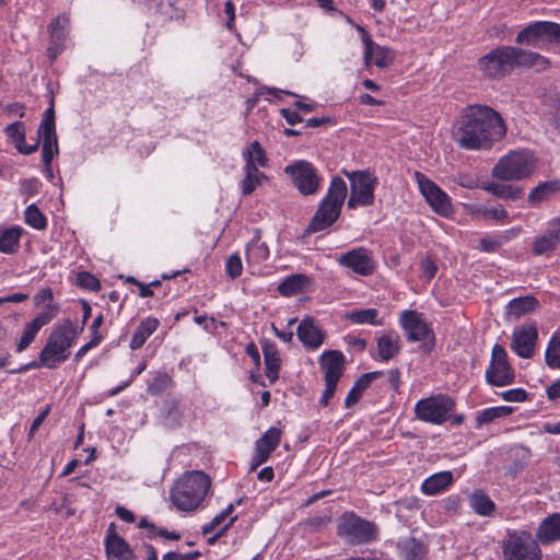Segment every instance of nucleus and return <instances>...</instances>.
Here are the masks:
<instances>
[{
  "mask_svg": "<svg viewBox=\"0 0 560 560\" xmlns=\"http://www.w3.org/2000/svg\"><path fill=\"white\" fill-rule=\"evenodd\" d=\"M38 137L42 140L43 163L48 173L51 174L50 163L55 154L58 153L55 110L52 105L45 110L44 118L38 128Z\"/></svg>",
  "mask_w": 560,
  "mask_h": 560,
  "instance_id": "15",
  "label": "nucleus"
},
{
  "mask_svg": "<svg viewBox=\"0 0 560 560\" xmlns=\"http://www.w3.org/2000/svg\"><path fill=\"white\" fill-rule=\"evenodd\" d=\"M25 223L35 230H45L47 226V219L36 205H31L24 212Z\"/></svg>",
  "mask_w": 560,
  "mask_h": 560,
  "instance_id": "47",
  "label": "nucleus"
},
{
  "mask_svg": "<svg viewBox=\"0 0 560 560\" xmlns=\"http://www.w3.org/2000/svg\"><path fill=\"white\" fill-rule=\"evenodd\" d=\"M468 502L472 511L480 516H490L495 510L494 502L481 490L474 491Z\"/></svg>",
  "mask_w": 560,
  "mask_h": 560,
  "instance_id": "40",
  "label": "nucleus"
},
{
  "mask_svg": "<svg viewBox=\"0 0 560 560\" xmlns=\"http://www.w3.org/2000/svg\"><path fill=\"white\" fill-rule=\"evenodd\" d=\"M54 319L52 312H42L35 318L27 323L23 329L21 338L15 345V352L21 353L26 350L35 340L38 331Z\"/></svg>",
  "mask_w": 560,
  "mask_h": 560,
  "instance_id": "22",
  "label": "nucleus"
},
{
  "mask_svg": "<svg viewBox=\"0 0 560 560\" xmlns=\"http://www.w3.org/2000/svg\"><path fill=\"white\" fill-rule=\"evenodd\" d=\"M197 557H199V552L177 553L171 551L165 553L162 560H194Z\"/></svg>",
  "mask_w": 560,
  "mask_h": 560,
  "instance_id": "59",
  "label": "nucleus"
},
{
  "mask_svg": "<svg viewBox=\"0 0 560 560\" xmlns=\"http://www.w3.org/2000/svg\"><path fill=\"white\" fill-rule=\"evenodd\" d=\"M50 34V44L47 48V55L55 60L58 55L67 48L68 36L70 32V19L67 14H60L52 20L48 27Z\"/></svg>",
  "mask_w": 560,
  "mask_h": 560,
  "instance_id": "19",
  "label": "nucleus"
},
{
  "mask_svg": "<svg viewBox=\"0 0 560 560\" xmlns=\"http://www.w3.org/2000/svg\"><path fill=\"white\" fill-rule=\"evenodd\" d=\"M504 244V240L497 236H486L479 240L478 248L485 253H494L500 246Z\"/></svg>",
  "mask_w": 560,
  "mask_h": 560,
  "instance_id": "52",
  "label": "nucleus"
},
{
  "mask_svg": "<svg viewBox=\"0 0 560 560\" xmlns=\"http://www.w3.org/2000/svg\"><path fill=\"white\" fill-rule=\"evenodd\" d=\"M102 340H103V337H98V336L92 337V339L88 343L83 345L77 351V353L74 355L75 361L81 360L88 353V351H90L92 348L98 346Z\"/></svg>",
  "mask_w": 560,
  "mask_h": 560,
  "instance_id": "57",
  "label": "nucleus"
},
{
  "mask_svg": "<svg viewBox=\"0 0 560 560\" xmlns=\"http://www.w3.org/2000/svg\"><path fill=\"white\" fill-rule=\"evenodd\" d=\"M225 271L232 279L238 278L243 271L242 259L238 254H232L225 261Z\"/></svg>",
  "mask_w": 560,
  "mask_h": 560,
  "instance_id": "51",
  "label": "nucleus"
},
{
  "mask_svg": "<svg viewBox=\"0 0 560 560\" xmlns=\"http://www.w3.org/2000/svg\"><path fill=\"white\" fill-rule=\"evenodd\" d=\"M560 242L550 230L544 235L537 236L533 242V254L536 256L552 252Z\"/></svg>",
  "mask_w": 560,
  "mask_h": 560,
  "instance_id": "45",
  "label": "nucleus"
},
{
  "mask_svg": "<svg viewBox=\"0 0 560 560\" xmlns=\"http://www.w3.org/2000/svg\"><path fill=\"white\" fill-rule=\"evenodd\" d=\"M284 173L291 177L294 186L302 195L307 196L317 192L320 177L310 162L296 161L287 165Z\"/></svg>",
  "mask_w": 560,
  "mask_h": 560,
  "instance_id": "13",
  "label": "nucleus"
},
{
  "mask_svg": "<svg viewBox=\"0 0 560 560\" xmlns=\"http://www.w3.org/2000/svg\"><path fill=\"white\" fill-rule=\"evenodd\" d=\"M262 353L266 365V376L273 383L279 377L281 359L276 346L271 342H264Z\"/></svg>",
  "mask_w": 560,
  "mask_h": 560,
  "instance_id": "34",
  "label": "nucleus"
},
{
  "mask_svg": "<svg viewBox=\"0 0 560 560\" xmlns=\"http://www.w3.org/2000/svg\"><path fill=\"white\" fill-rule=\"evenodd\" d=\"M506 128L498 112L486 105L466 106L453 126L454 140L466 150L490 147L505 136Z\"/></svg>",
  "mask_w": 560,
  "mask_h": 560,
  "instance_id": "1",
  "label": "nucleus"
},
{
  "mask_svg": "<svg viewBox=\"0 0 560 560\" xmlns=\"http://www.w3.org/2000/svg\"><path fill=\"white\" fill-rule=\"evenodd\" d=\"M345 357L342 352L330 350L320 355V365L325 374V383H338L343 374Z\"/></svg>",
  "mask_w": 560,
  "mask_h": 560,
  "instance_id": "24",
  "label": "nucleus"
},
{
  "mask_svg": "<svg viewBox=\"0 0 560 560\" xmlns=\"http://www.w3.org/2000/svg\"><path fill=\"white\" fill-rule=\"evenodd\" d=\"M49 413V407H47L45 410H43L32 422L31 429H30V435H32L44 422L46 417Z\"/></svg>",
  "mask_w": 560,
  "mask_h": 560,
  "instance_id": "64",
  "label": "nucleus"
},
{
  "mask_svg": "<svg viewBox=\"0 0 560 560\" xmlns=\"http://www.w3.org/2000/svg\"><path fill=\"white\" fill-rule=\"evenodd\" d=\"M399 323L411 341H425L433 339V331L425 323L422 314L407 310L401 312Z\"/></svg>",
  "mask_w": 560,
  "mask_h": 560,
  "instance_id": "17",
  "label": "nucleus"
},
{
  "mask_svg": "<svg viewBox=\"0 0 560 560\" xmlns=\"http://www.w3.org/2000/svg\"><path fill=\"white\" fill-rule=\"evenodd\" d=\"M400 350V338L397 332L383 334L377 339V351L382 361L393 359Z\"/></svg>",
  "mask_w": 560,
  "mask_h": 560,
  "instance_id": "33",
  "label": "nucleus"
},
{
  "mask_svg": "<svg viewBox=\"0 0 560 560\" xmlns=\"http://www.w3.org/2000/svg\"><path fill=\"white\" fill-rule=\"evenodd\" d=\"M7 138L15 145L16 150L22 154H31L38 148L39 141L34 144H26L25 126L22 121H14L4 129Z\"/></svg>",
  "mask_w": 560,
  "mask_h": 560,
  "instance_id": "28",
  "label": "nucleus"
},
{
  "mask_svg": "<svg viewBox=\"0 0 560 560\" xmlns=\"http://www.w3.org/2000/svg\"><path fill=\"white\" fill-rule=\"evenodd\" d=\"M115 513L116 515L124 522L126 523H135L136 521V516L135 514L129 511L128 509L124 508V506H120L118 505L116 509H115Z\"/></svg>",
  "mask_w": 560,
  "mask_h": 560,
  "instance_id": "60",
  "label": "nucleus"
},
{
  "mask_svg": "<svg viewBox=\"0 0 560 560\" xmlns=\"http://www.w3.org/2000/svg\"><path fill=\"white\" fill-rule=\"evenodd\" d=\"M105 549L108 560H128L132 556L127 541L115 532L114 524H110L107 529Z\"/></svg>",
  "mask_w": 560,
  "mask_h": 560,
  "instance_id": "23",
  "label": "nucleus"
},
{
  "mask_svg": "<svg viewBox=\"0 0 560 560\" xmlns=\"http://www.w3.org/2000/svg\"><path fill=\"white\" fill-rule=\"evenodd\" d=\"M546 394L549 400H557L560 398V380L553 382L547 387Z\"/></svg>",
  "mask_w": 560,
  "mask_h": 560,
  "instance_id": "63",
  "label": "nucleus"
},
{
  "mask_svg": "<svg viewBox=\"0 0 560 560\" xmlns=\"http://www.w3.org/2000/svg\"><path fill=\"white\" fill-rule=\"evenodd\" d=\"M485 218L493 219L499 222H504L509 218L508 211L502 207H490L482 210Z\"/></svg>",
  "mask_w": 560,
  "mask_h": 560,
  "instance_id": "53",
  "label": "nucleus"
},
{
  "mask_svg": "<svg viewBox=\"0 0 560 560\" xmlns=\"http://www.w3.org/2000/svg\"><path fill=\"white\" fill-rule=\"evenodd\" d=\"M501 397L505 401L522 402L527 399V392L523 388H513L501 393Z\"/></svg>",
  "mask_w": 560,
  "mask_h": 560,
  "instance_id": "54",
  "label": "nucleus"
},
{
  "mask_svg": "<svg viewBox=\"0 0 560 560\" xmlns=\"http://www.w3.org/2000/svg\"><path fill=\"white\" fill-rule=\"evenodd\" d=\"M24 229L19 225H0V253L15 254L20 248V241Z\"/></svg>",
  "mask_w": 560,
  "mask_h": 560,
  "instance_id": "30",
  "label": "nucleus"
},
{
  "mask_svg": "<svg viewBox=\"0 0 560 560\" xmlns=\"http://www.w3.org/2000/svg\"><path fill=\"white\" fill-rule=\"evenodd\" d=\"M338 383H325V389L319 399V405L326 407L329 402V399L335 395Z\"/></svg>",
  "mask_w": 560,
  "mask_h": 560,
  "instance_id": "58",
  "label": "nucleus"
},
{
  "mask_svg": "<svg viewBox=\"0 0 560 560\" xmlns=\"http://www.w3.org/2000/svg\"><path fill=\"white\" fill-rule=\"evenodd\" d=\"M281 434V429L271 427L256 441L255 455L250 463V470L257 469L268 460L270 454L278 447Z\"/></svg>",
  "mask_w": 560,
  "mask_h": 560,
  "instance_id": "21",
  "label": "nucleus"
},
{
  "mask_svg": "<svg viewBox=\"0 0 560 560\" xmlns=\"http://www.w3.org/2000/svg\"><path fill=\"white\" fill-rule=\"evenodd\" d=\"M512 411V407L509 406H498L483 409L478 413L476 418L477 427H481L485 423H490L499 418H505L511 415Z\"/></svg>",
  "mask_w": 560,
  "mask_h": 560,
  "instance_id": "44",
  "label": "nucleus"
},
{
  "mask_svg": "<svg viewBox=\"0 0 560 560\" xmlns=\"http://www.w3.org/2000/svg\"><path fill=\"white\" fill-rule=\"evenodd\" d=\"M397 549L402 560H423L424 547L413 537L401 538L397 542Z\"/></svg>",
  "mask_w": 560,
  "mask_h": 560,
  "instance_id": "39",
  "label": "nucleus"
},
{
  "mask_svg": "<svg viewBox=\"0 0 560 560\" xmlns=\"http://www.w3.org/2000/svg\"><path fill=\"white\" fill-rule=\"evenodd\" d=\"M483 189L498 198L513 201L523 196V189L511 184L490 183Z\"/></svg>",
  "mask_w": 560,
  "mask_h": 560,
  "instance_id": "42",
  "label": "nucleus"
},
{
  "mask_svg": "<svg viewBox=\"0 0 560 560\" xmlns=\"http://www.w3.org/2000/svg\"><path fill=\"white\" fill-rule=\"evenodd\" d=\"M246 256L249 264H260L269 258V248L266 243L253 240L247 245Z\"/></svg>",
  "mask_w": 560,
  "mask_h": 560,
  "instance_id": "46",
  "label": "nucleus"
},
{
  "mask_svg": "<svg viewBox=\"0 0 560 560\" xmlns=\"http://www.w3.org/2000/svg\"><path fill=\"white\" fill-rule=\"evenodd\" d=\"M296 334L300 341L311 349L319 348L324 341V335L312 318L303 319L298 326Z\"/></svg>",
  "mask_w": 560,
  "mask_h": 560,
  "instance_id": "29",
  "label": "nucleus"
},
{
  "mask_svg": "<svg viewBox=\"0 0 560 560\" xmlns=\"http://www.w3.org/2000/svg\"><path fill=\"white\" fill-rule=\"evenodd\" d=\"M545 360L548 366L560 369V339L552 337L548 343L545 353Z\"/></svg>",
  "mask_w": 560,
  "mask_h": 560,
  "instance_id": "48",
  "label": "nucleus"
},
{
  "mask_svg": "<svg viewBox=\"0 0 560 560\" xmlns=\"http://www.w3.org/2000/svg\"><path fill=\"white\" fill-rule=\"evenodd\" d=\"M486 381L493 386H506L514 382V371L508 362V353L500 345H494L491 360L486 370Z\"/></svg>",
  "mask_w": 560,
  "mask_h": 560,
  "instance_id": "14",
  "label": "nucleus"
},
{
  "mask_svg": "<svg viewBox=\"0 0 560 560\" xmlns=\"http://www.w3.org/2000/svg\"><path fill=\"white\" fill-rule=\"evenodd\" d=\"M159 324V320L153 317L143 319L132 335L130 348L133 350L140 349L148 338L158 329Z\"/></svg>",
  "mask_w": 560,
  "mask_h": 560,
  "instance_id": "38",
  "label": "nucleus"
},
{
  "mask_svg": "<svg viewBox=\"0 0 560 560\" xmlns=\"http://www.w3.org/2000/svg\"><path fill=\"white\" fill-rule=\"evenodd\" d=\"M310 284V279L305 275L295 273L287 277L279 285L278 292L283 296H293L302 293Z\"/></svg>",
  "mask_w": 560,
  "mask_h": 560,
  "instance_id": "36",
  "label": "nucleus"
},
{
  "mask_svg": "<svg viewBox=\"0 0 560 560\" xmlns=\"http://www.w3.org/2000/svg\"><path fill=\"white\" fill-rule=\"evenodd\" d=\"M537 544L549 545L560 540V513L545 517L536 532Z\"/></svg>",
  "mask_w": 560,
  "mask_h": 560,
  "instance_id": "25",
  "label": "nucleus"
},
{
  "mask_svg": "<svg viewBox=\"0 0 560 560\" xmlns=\"http://www.w3.org/2000/svg\"><path fill=\"white\" fill-rule=\"evenodd\" d=\"M357 30L363 35L365 65H375L378 68L388 67L394 60V52L373 42L362 26L357 25Z\"/></svg>",
  "mask_w": 560,
  "mask_h": 560,
  "instance_id": "20",
  "label": "nucleus"
},
{
  "mask_svg": "<svg viewBox=\"0 0 560 560\" xmlns=\"http://www.w3.org/2000/svg\"><path fill=\"white\" fill-rule=\"evenodd\" d=\"M244 160V166H250L253 168L267 167L269 165V159L265 149L258 141H253L242 152Z\"/></svg>",
  "mask_w": 560,
  "mask_h": 560,
  "instance_id": "32",
  "label": "nucleus"
},
{
  "mask_svg": "<svg viewBox=\"0 0 560 560\" xmlns=\"http://www.w3.org/2000/svg\"><path fill=\"white\" fill-rule=\"evenodd\" d=\"M34 299L37 305L45 304L46 310L44 312H52L54 318L56 317L58 306L52 303L54 295L50 289H43Z\"/></svg>",
  "mask_w": 560,
  "mask_h": 560,
  "instance_id": "50",
  "label": "nucleus"
},
{
  "mask_svg": "<svg viewBox=\"0 0 560 560\" xmlns=\"http://www.w3.org/2000/svg\"><path fill=\"white\" fill-rule=\"evenodd\" d=\"M343 175L350 182V197L347 201L349 209L359 207H371L375 201V189L378 185V178L369 170L364 171H342Z\"/></svg>",
  "mask_w": 560,
  "mask_h": 560,
  "instance_id": "6",
  "label": "nucleus"
},
{
  "mask_svg": "<svg viewBox=\"0 0 560 560\" xmlns=\"http://www.w3.org/2000/svg\"><path fill=\"white\" fill-rule=\"evenodd\" d=\"M281 113L289 125H295L303 120L299 113L290 108L282 109Z\"/></svg>",
  "mask_w": 560,
  "mask_h": 560,
  "instance_id": "61",
  "label": "nucleus"
},
{
  "mask_svg": "<svg viewBox=\"0 0 560 560\" xmlns=\"http://www.w3.org/2000/svg\"><path fill=\"white\" fill-rule=\"evenodd\" d=\"M244 178L240 182V187L244 196L252 195L255 189L262 185L268 177L258 168L243 166Z\"/></svg>",
  "mask_w": 560,
  "mask_h": 560,
  "instance_id": "37",
  "label": "nucleus"
},
{
  "mask_svg": "<svg viewBox=\"0 0 560 560\" xmlns=\"http://www.w3.org/2000/svg\"><path fill=\"white\" fill-rule=\"evenodd\" d=\"M337 532L340 537L354 545L369 544L375 540L378 534L374 523L363 520L354 513H346L341 516Z\"/></svg>",
  "mask_w": 560,
  "mask_h": 560,
  "instance_id": "9",
  "label": "nucleus"
},
{
  "mask_svg": "<svg viewBox=\"0 0 560 560\" xmlns=\"http://www.w3.org/2000/svg\"><path fill=\"white\" fill-rule=\"evenodd\" d=\"M560 192V180H547L534 187L527 197V203L532 208H538L541 203L549 201L553 196Z\"/></svg>",
  "mask_w": 560,
  "mask_h": 560,
  "instance_id": "27",
  "label": "nucleus"
},
{
  "mask_svg": "<svg viewBox=\"0 0 560 560\" xmlns=\"http://www.w3.org/2000/svg\"><path fill=\"white\" fill-rule=\"evenodd\" d=\"M337 262L350 269L352 272L368 277L371 276L376 269V261L373 253L365 247H357L341 254L337 258Z\"/></svg>",
  "mask_w": 560,
  "mask_h": 560,
  "instance_id": "16",
  "label": "nucleus"
},
{
  "mask_svg": "<svg viewBox=\"0 0 560 560\" xmlns=\"http://www.w3.org/2000/svg\"><path fill=\"white\" fill-rule=\"evenodd\" d=\"M541 57L522 48L502 46L491 50L479 59V68L490 78H501L510 73L515 66L534 65Z\"/></svg>",
  "mask_w": 560,
  "mask_h": 560,
  "instance_id": "4",
  "label": "nucleus"
},
{
  "mask_svg": "<svg viewBox=\"0 0 560 560\" xmlns=\"http://www.w3.org/2000/svg\"><path fill=\"white\" fill-rule=\"evenodd\" d=\"M347 191V184L342 178L334 177L331 179L326 196L320 201L307 226V232L324 231L339 219Z\"/></svg>",
  "mask_w": 560,
  "mask_h": 560,
  "instance_id": "5",
  "label": "nucleus"
},
{
  "mask_svg": "<svg viewBox=\"0 0 560 560\" xmlns=\"http://www.w3.org/2000/svg\"><path fill=\"white\" fill-rule=\"evenodd\" d=\"M455 408V401L447 395H434L420 399L415 406L416 417L431 424H443Z\"/></svg>",
  "mask_w": 560,
  "mask_h": 560,
  "instance_id": "11",
  "label": "nucleus"
},
{
  "mask_svg": "<svg viewBox=\"0 0 560 560\" xmlns=\"http://www.w3.org/2000/svg\"><path fill=\"white\" fill-rule=\"evenodd\" d=\"M421 271L427 281H430L434 278L438 271L436 264L431 258H424L421 261Z\"/></svg>",
  "mask_w": 560,
  "mask_h": 560,
  "instance_id": "55",
  "label": "nucleus"
},
{
  "mask_svg": "<svg viewBox=\"0 0 560 560\" xmlns=\"http://www.w3.org/2000/svg\"><path fill=\"white\" fill-rule=\"evenodd\" d=\"M520 45L545 49L549 44H560V24L538 21L524 27L515 38Z\"/></svg>",
  "mask_w": 560,
  "mask_h": 560,
  "instance_id": "10",
  "label": "nucleus"
},
{
  "mask_svg": "<svg viewBox=\"0 0 560 560\" xmlns=\"http://www.w3.org/2000/svg\"><path fill=\"white\" fill-rule=\"evenodd\" d=\"M79 282L82 287L84 288H88L90 290H98L100 288V282L98 280L92 276L91 273L89 272H82L79 275Z\"/></svg>",
  "mask_w": 560,
  "mask_h": 560,
  "instance_id": "56",
  "label": "nucleus"
},
{
  "mask_svg": "<svg viewBox=\"0 0 560 560\" xmlns=\"http://www.w3.org/2000/svg\"><path fill=\"white\" fill-rule=\"evenodd\" d=\"M453 482L451 471H440L427 479L421 485V491L427 495H435L446 490Z\"/></svg>",
  "mask_w": 560,
  "mask_h": 560,
  "instance_id": "31",
  "label": "nucleus"
},
{
  "mask_svg": "<svg viewBox=\"0 0 560 560\" xmlns=\"http://www.w3.org/2000/svg\"><path fill=\"white\" fill-rule=\"evenodd\" d=\"M413 176L420 192L432 210L444 218H448L453 213L448 195L421 172H415Z\"/></svg>",
  "mask_w": 560,
  "mask_h": 560,
  "instance_id": "12",
  "label": "nucleus"
},
{
  "mask_svg": "<svg viewBox=\"0 0 560 560\" xmlns=\"http://www.w3.org/2000/svg\"><path fill=\"white\" fill-rule=\"evenodd\" d=\"M171 385V377L166 373H158L148 384V393L158 396L164 393Z\"/></svg>",
  "mask_w": 560,
  "mask_h": 560,
  "instance_id": "49",
  "label": "nucleus"
},
{
  "mask_svg": "<svg viewBox=\"0 0 560 560\" xmlns=\"http://www.w3.org/2000/svg\"><path fill=\"white\" fill-rule=\"evenodd\" d=\"M503 560H540L541 551L526 530L509 532L502 545Z\"/></svg>",
  "mask_w": 560,
  "mask_h": 560,
  "instance_id": "8",
  "label": "nucleus"
},
{
  "mask_svg": "<svg viewBox=\"0 0 560 560\" xmlns=\"http://www.w3.org/2000/svg\"><path fill=\"white\" fill-rule=\"evenodd\" d=\"M534 159L527 151H512L501 158L492 170L501 180H520L534 172Z\"/></svg>",
  "mask_w": 560,
  "mask_h": 560,
  "instance_id": "7",
  "label": "nucleus"
},
{
  "mask_svg": "<svg viewBox=\"0 0 560 560\" xmlns=\"http://www.w3.org/2000/svg\"><path fill=\"white\" fill-rule=\"evenodd\" d=\"M377 374V372L366 373L355 381L354 385L349 390L345 399V406L347 408L352 407L360 400L363 392L370 386L371 382L376 377Z\"/></svg>",
  "mask_w": 560,
  "mask_h": 560,
  "instance_id": "41",
  "label": "nucleus"
},
{
  "mask_svg": "<svg viewBox=\"0 0 560 560\" xmlns=\"http://www.w3.org/2000/svg\"><path fill=\"white\" fill-rule=\"evenodd\" d=\"M211 488L210 477L201 470H190L179 476L170 490V500L182 512L196 511Z\"/></svg>",
  "mask_w": 560,
  "mask_h": 560,
  "instance_id": "3",
  "label": "nucleus"
},
{
  "mask_svg": "<svg viewBox=\"0 0 560 560\" xmlns=\"http://www.w3.org/2000/svg\"><path fill=\"white\" fill-rule=\"evenodd\" d=\"M380 312L376 308L354 310L345 315V318L354 325L382 326L383 318H380Z\"/></svg>",
  "mask_w": 560,
  "mask_h": 560,
  "instance_id": "35",
  "label": "nucleus"
},
{
  "mask_svg": "<svg viewBox=\"0 0 560 560\" xmlns=\"http://www.w3.org/2000/svg\"><path fill=\"white\" fill-rule=\"evenodd\" d=\"M537 337L538 332L535 324L517 326L512 334L511 349L518 357L529 359L534 354Z\"/></svg>",
  "mask_w": 560,
  "mask_h": 560,
  "instance_id": "18",
  "label": "nucleus"
},
{
  "mask_svg": "<svg viewBox=\"0 0 560 560\" xmlns=\"http://www.w3.org/2000/svg\"><path fill=\"white\" fill-rule=\"evenodd\" d=\"M522 232V229L520 226H514V228H511L504 232H502L501 234H499V237L500 240H504V244L514 240L515 237H517Z\"/></svg>",
  "mask_w": 560,
  "mask_h": 560,
  "instance_id": "62",
  "label": "nucleus"
},
{
  "mask_svg": "<svg viewBox=\"0 0 560 560\" xmlns=\"http://www.w3.org/2000/svg\"><path fill=\"white\" fill-rule=\"evenodd\" d=\"M536 305H537V300L533 296H524V298L513 299L506 305V314L509 316L518 318L522 315L534 311Z\"/></svg>",
  "mask_w": 560,
  "mask_h": 560,
  "instance_id": "43",
  "label": "nucleus"
},
{
  "mask_svg": "<svg viewBox=\"0 0 560 560\" xmlns=\"http://www.w3.org/2000/svg\"><path fill=\"white\" fill-rule=\"evenodd\" d=\"M165 423L171 428L183 425L189 420L190 408L177 399H167L164 402Z\"/></svg>",
  "mask_w": 560,
  "mask_h": 560,
  "instance_id": "26",
  "label": "nucleus"
},
{
  "mask_svg": "<svg viewBox=\"0 0 560 560\" xmlns=\"http://www.w3.org/2000/svg\"><path fill=\"white\" fill-rule=\"evenodd\" d=\"M80 330L71 319L65 318L56 323L42 349L38 360L26 364L21 371L47 368L56 369L70 357V349L79 337Z\"/></svg>",
  "mask_w": 560,
  "mask_h": 560,
  "instance_id": "2",
  "label": "nucleus"
}]
</instances>
